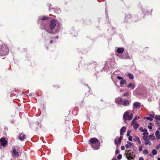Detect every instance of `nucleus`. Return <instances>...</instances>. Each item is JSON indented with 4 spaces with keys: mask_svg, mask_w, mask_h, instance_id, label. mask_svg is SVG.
I'll list each match as a JSON object with an SVG mask.
<instances>
[{
    "mask_svg": "<svg viewBox=\"0 0 160 160\" xmlns=\"http://www.w3.org/2000/svg\"><path fill=\"white\" fill-rule=\"evenodd\" d=\"M135 123H136L135 121L134 120V119H133L132 122L131 124L132 125H133V124Z\"/></svg>",
    "mask_w": 160,
    "mask_h": 160,
    "instance_id": "nucleus-36",
    "label": "nucleus"
},
{
    "mask_svg": "<svg viewBox=\"0 0 160 160\" xmlns=\"http://www.w3.org/2000/svg\"><path fill=\"white\" fill-rule=\"evenodd\" d=\"M158 160H160V158H158Z\"/></svg>",
    "mask_w": 160,
    "mask_h": 160,
    "instance_id": "nucleus-48",
    "label": "nucleus"
},
{
    "mask_svg": "<svg viewBox=\"0 0 160 160\" xmlns=\"http://www.w3.org/2000/svg\"><path fill=\"white\" fill-rule=\"evenodd\" d=\"M152 154L154 155H156L157 153V151L155 149H153L152 151Z\"/></svg>",
    "mask_w": 160,
    "mask_h": 160,
    "instance_id": "nucleus-26",
    "label": "nucleus"
},
{
    "mask_svg": "<svg viewBox=\"0 0 160 160\" xmlns=\"http://www.w3.org/2000/svg\"><path fill=\"white\" fill-rule=\"evenodd\" d=\"M127 87L131 89H133L134 88V83L131 82L128 85Z\"/></svg>",
    "mask_w": 160,
    "mask_h": 160,
    "instance_id": "nucleus-15",
    "label": "nucleus"
},
{
    "mask_svg": "<svg viewBox=\"0 0 160 160\" xmlns=\"http://www.w3.org/2000/svg\"><path fill=\"white\" fill-rule=\"evenodd\" d=\"M148 137L149 139L151 140H152L155 139V136L153 134L148 136Z\"/></svg>",
    "mask_w": 160,
    "mask_h": 160,
    "instance_id": "nucleus-20",
    "label": "nucleus"
},
{
    "mask_svg": "<svg viewBox=\"0 0 160 160\" xmlns=\"http://www.w3.org/2000/svg\"><path fill=\"white\" fill-rule=\"evenodd\" d=\"M143 154H146V155L148 154V150H144L143 152Z\"/></svg>",
    "mask_w": 160,
    "mask_h": 160,
    "instance_id": "nucleus-33",
    "label": "nucleus"
},
{
    "mask_svg": "<svg viewBox=\"0 0 160 160\" xmlns=\"http://www.w3.org/2000/svg\"><path fill=\"white\" fill-rule=\"evenodd\" d=\"M131 132V131L129 130H128L127 132V135L128 137L130 136V133Z\"/></svg>",
    "mask_w": 160,
    "mask_h": 160,
    "instance_id": "nucleus-31",
    "label": "nucleus"
},
{
    "mask_svg": "<svg viewBox=\"0 0 160 160\" xmlns=\"http://www.w3.org/2000/svg\"><path fill=\"white\" fill-rule=\"evenodd\" d=\"M155 135L158 139L160 138V132L158 130H157L155 132Z\"/></svg>",
    "mask_w": 160,
    "mask_h": 160,
    "instance_id": "nucleus-19",
    "label": "nucleus"
},
{
    "mask_svg": "<svg viewBox=\"0 0 160 160\" xmlns=\"http://www.w3.org/2000/svg\"><path fill=\"white\" fill-rule=\"evenodd\" d=\"M92 147L95 150L98 149L100 146L99 141L95 138H91L89 140Z\"/></svg>",
    "mask_w": 160,
    "mask_h": 160,
    "instance_id": "nucleus-2",
    "label": "nucleus"
},
{
    "mask_svg": "<svg viewBox=\"0 0 160 160\" xmlns=\"http://www.w3.org/2000/svg\"><path fill=\"white\" fill-rule=\"evenodd\" d=\"M126 130V128L125 127L123 126L120 129V134L121 135H123V132H125Z\"/></svg>",
    "mask_w": 160,
    "mask_h": 160,
    "instance_id": "nucleus-12",
    "label": "nucleus"
},
{
    "mask_svg": "<svg viewBox=\"0 0 160 160\" xmlns=\"http://www.w3.org/2000/svg\"><path fill=\"white\" fill-rule=\"evenodd\" d=\"M127 143L128 144H126L125 145V147L126 148H128L129 147H131L133 146V144L132 143L130 142L129 141H128L127 142Z\"/></svg>",
    "mask_w": 160,
    "mask_h": 160,
    "instance_id": "nucleus-13",
    "label": "nucleus"
},
{
    "mask_svg": "<svg viewBox=\"0 0 160 160\" xmlns=\"http://www.w3.org/2000/svg\"><path fill=\"white\" fill-rule=\"evenodd\" d=\"M148 133L147 132H145L143 133H142L143 136H145V137H148Z\"/></svg>",
    "mask_w": 160,
    "mask_h": 160,
    "instance_id": "nucleus-29",
    "label": "nucleus"
},
{
    "mask_svg": "<svg viewBox=\"0 0 160 160\" xmlns=\"http://www.w3.org/2000/svg\"><path fill=\"white\" fill-rule=\"evenodd\" d=\"M128 57V54L127 53H126L123 56H122L121 57V58H127Z\"/></svg>",
    "mask_w": 160,
    "mask_h": 160,
    "instance_id": "nucleus-27",
    "label": "nucleus"
},
{
    "mask_svg": "<svg viewBox=\"0 0 160 160\" xmlns=\"http://www.w3.org/2000/svg\"><path fill=\"white\" fill-rule=\"evenodd\" d=\"M139 130L141 132H143V133L145 132H147V130L146 128L143 129L142 127L140 128H139Z\"/></svg>",
    "mask_w": 160,
    "mask_h": 160,
    "instance_id": "nucleus-22",
    "label": "nucleus"
},
{
    "mask_svg": "<svg viewBox=\"0 0 160 160\" xmlns=\"http://www.w3.org/2000/svg\"><path fill=\"white\" fill-rule=\"evenodd\" d=\"M139 119V118L138 117H137V116H136L134 118V120L136 121V120H138Z\"/></svg>",
    "mask_w": 160,
    "mask_h": 160,
    "instance_id": "nucleus-39",
    "label": "nucleus"
},
{
    "mask_svg": "<svg viewBox=\"0 0 160 160\" xmlns=\"http://www.w3.org/2000/svg\"><path fill=\"white\" fill-rule=\"evenodd\" d=\"M154 118L156 120H158L160 121V115H155Z\"/></svg>",
    "mask_w": 160,
    "mask_h": 160,
    "instance_id": "nucleus-25",
    "label": "nucleus"
},
{
    "mask_svg": "<svg viewBox=\"0 0 160 160\" xmlns=\"http://www.w3.org/2000/svg\"><path fill=\"white\" fill-rule=\"evenodd\" d=\"M148 128L149 129H151L152 128V127L151 125H148Z\"/></svg>",
    "mask_w": 160,
    "mask_h": 160,
    "instance_id": "nucleus-42",
    "label": "nucleus"
},
{
    "mask_svg": "<svg viewBox=\"0 0 160 160\" xmlns=\"http://www.w3.org/2000/svg\"><path fill=\"white\" fill-rule=\"evenodd\" d=\"M53 41L52 40H51L50 41V43L52 44L53 43Z\"/></svg>",
    "mask_w": 160,
    "mask_h": 160,
    "instance_id": "nucleus-45",
    "label": "nucleus"
},
{
    "mask_svg": "<svg viewBox=\"0 0 160 160\" xmlns=\"http://www.w3.org/2000/svg\"><path fill=\"white\" fill-rule=\"evenodd\" d=\"M119 153V150L118 149H117L115 151L116 154H117Z\"/></svg>",
    "mask_w": 160,
    "mask_h": 160,
    "instance_id": "nucleus-41",
    "label": "nucleus"
},
{
    "mask_svg": "<svg viewBox=\"0 0 160 160\" xmlns=\"http://www.w3.org/2000/svg\"><path fill=\"white\" fill-rule=\"evenodd\" d=\"M49 26V28H46L45 30L51 34H55V32L58 30V26L56 25V21L54 19L50 21Z\"/></svg>",
    "mask_w": 160,
    "mask_h": 160,
    "instance_id": "nucleus-1",
    "label": "nucleus"
},
{
    "mask_svg": "<svg viewBox=\"0 0 160 160\" xmlns=\"http://www.w3.org/2000/svg\"><path fill=\"white\" fill-rule=\"evenodd\" d=\"M127 75L128 76L129 78L132 79H133L134 78L133 75L131 73H128L127 74Z\"/></svg>",
    "mask_w": 160,
    "mask_h": 160,
    "instance_id": "nucleus-23",
    "label": "nucleus"
},
{
    "mask_svg": "<svg viewBox=\"0 0 160 160\" xmlns=\"http://www.w3.org/2000/svg\"><path fill=\"white\" fill-rule=\"evenodd\" d=\"M47 49L48 50V47L47 48Z\"/></svg>",
    "mask_w": 160,
    "mask_h": 160,
    "instance_id": "nucleus-51",
    "label": "nucleus"
},
{
    "mask_svg": "<svg viewBox=\"0 0 160 160\" xmlns=\"http://www.w3.org/2000/svg\"><path fill=\"white\" fill-rule=\"evenodd\" d=\"M158 129L159 130H160V127H158Z\"/></svg>",
    "mask_w": 160,
    "mask_h": 160,
    "instance_id": "nucleus-49",
    "label": "nucleus"
},
{
    "mask_svg": "<svg viewBox=\"0 0 160 160\" xmlns=\"http://www.w3.org/2000/svg\"><path fill=\"white\" fill-rule=\"evenodd\" d=\"M112 160H117L116 158H113Z\"/></svg>",
    "mask_w": 160,
    "mask_h": 160,
    "instance_id": "nucleus-47",
    "label": "nucleus"
},
{
    "mask_svg": "<svg viewBox=\"0 0 160 160\" xmlns=\"http://www.w3.org/2000/svg\"><path fill=\"white\" fill-rule=\"evenodd\" d=\"M116 103L119 105H122L124 106H128L129 104V102L126 99L122 100L121 98H118L115 100Z\"/></svg>",
    "mask_w": 160,
    "mask_h": 160,
    "instance_id": "nucleus-4",
    "label": "nucleus"
},
{
    "mask_svg": "<svg viewBox=\"0 0 160 160\" xmlns=\"http://www.w3.org/2000/svg\"><path fill=\"white\" fill-rule=\"evenodd\" d=\"M155 122L156 123L157 125L158 126V127H160V122L157 120H155Z\"/></svg>",
    "mask_w": 160,
    "mask_h": 160,
    "instance_id": "nucleus-28",
    "label": "nucleus"
},
{
    "mask_svg": "<svg viewBox=\"0 0 160 160\" xmlns=\"http://www.w3.org/2000/svg\"><path fill=\"white\" fill-rule=\"evenodd\" d=\"M139 150L140 151H141L142 150V146H139Z\"/></svg>",
    "mask_w": 160,
    "mask_h": 160,
    "instance_id": "nucleus-38",
    "label": "nucleus"
},
{
    "mask_svg": "<svg viewBox=\"0 0 160 160\" xmlns=\"http://www.w3.org/2000/svg\"><path fill=\"white\" fill-rule=\"evenodd\" d=\"M131 15H130L128 14V15H126L125 16V19L127 20L128 19H129L130 18H131Z\"/></svg>",
    "mask_w": 160,
    "mask_h": 160,
    "instance_id": "nucleus-30",
    "label": "nucleus"
},
{
    "mask_svg": "<svg viewBox=\"0 0 160 160\" xmlns=\"http://www.w3.org/2000/svg\"><path fill=\"white\" fill-rule=\"evenodd\" d=\"M139 126V124L137 123H135L133 125V128L135 130H136L138 128Z\"/></svg>",
    "mask_w": 160,
    "mask_h": 160,
    "instance_id": "nucleus-21",
    "label": "nucleus"
},
{
    "mask_svg": "<svg viewBox=\"0 0 160 160\" xmlns=\"http://www.w3.org/2000/svg\"><path fill=\"white\" fill-rule=\"evenodd\" d=\"M141 103L138 102H135L134 103L133 108V109L139 108L140 107Z\"/></svg>",
    "mask_w": 160,
    "mask_h": 160,
    "instance_id": "nucleus-11",
    "label": "nucleus"
},
{
    "mask_svg": "<svg viewBox=\"0 0 160 160\" xmlns=\"http://www.w3.org/2000/svg\"><path fill=\"white\" fill-rule=\"evenodd\" d=\"M133 140L135 142H137L138 143L141 144V141L139 137H135L133 139Z\"/></svg>",
    "mask_w": 160,
    "mask_h": 160,
    "instance_id": "nucleus-14",
    "label": "nucleus"
},
{
    "mask_svg": "<svg viewBox=\"0 0 160 160\" xmlns=\"http://www.w3.org/2000/svg\"><path fill=\"white\" fill-rule=\"evenodd\" d=\"M54 38H55V39H58V36H55V37Z\"/></svg>",
    "mask_w": 160,
    "mask_h": 160,
    "instance_id": "nucleus-46",
    "label": "nucleus"
},
{
    "mask_svg": "<svg viewBox=\"0 0 160 160\" xmlns=\"http://www.w3.org/2000/svg\"><path fill=\"white\" fill-rule=\"evenodd\" d=\"M139 160H144V159L142 157H141L139 158Z\"/></svg>",
    "mask_w": 160,
    "mask_h": 160,
    "instance_id": "nucleus-44",
    "label": "nucleus"
},
{
    "mask_svg": "<svg viewBox=\"0 0 160 160\" xmlns=\"http://www.w3.org/2000/svg\"><path fill=\"white\" fill-rule=\"evenodd\" d=\"M126 155H128L127 157V159L128 160H130L131 159H132L133 158V157L134 156L132 153L129 152V151H128V152L127 153Z\"/></svg>",
    "mask_w": 160,
    "mask_h": 160,
    "instance_id": "nucleus-10",
    "label": "nucleus"
},
{
    "mask_svg": "<svg viewBox=\"0 0 160 160\" xmlns=\"http://www.w3.org/2000/svg\"><path fill=\"white\" fill-rule=\"evenodd\" d=\"M133 112L130 110L125 112L123 115V118L124 121H129L132 119L133 116Z\"/></svg>",
    "mask_w": 160,
    "mask_h": 160,
    "instance_id": "nucleus-3",
    "label": "nucleus"
},
{
    "mask_svg": "<svg viewBox=\"0 0 160 160\" xmlns=\"http://www.w3.org/2000/svg\"><path fill=\"white\" fill-rule=\"evenodd\" d=\"M12 157H18L19 156V153L17 151V150L15 146L12 147Z\"/></svg>",
    "mask_w": 160,
    "mask_h": 160,
    "instance_id": "nucleus-6",
    "label": "nucleus"
},
{
    "mask_svg": "<svg viewBox=\"0 0 160 160\" xmlns=\"http://www.w3.org/2000/svg\"><path fill=\"white\" fill-rule=\"evenodd\" d=\"M117 78L118 79L121 80L120 82V86L122 87L124 85L127 84V81L126 80L123 79L122 77L120 76H118Z\"/></svg>",
    "mask_w": 160,
    "mask_h": 160,
    "instance_id": "nucleus-7",
    "label": "nucleus"
},
{
    "mask_svg": "<svg viewBox=\"0 0 160 160\" xmlns=\"http://www.w3.org/2000/svg\"><path fill=\"white\" fill-rule=\"evenodd\" d=\"M40 19L42 20H45L48 19V17L46 16H42Z\"/></svg>",
    "mask_w": 160,
    "mask_h": 160,
    "instance_id": "nucleus-24",
    "label": "nucleus"
},
{
    "mask_svg": "<svg viewBox=\"0 0 160 160\" xmlns=\"http://www.w3.org/2000/svg\"><path fill=\"white\" fill-rule=\"evenodd\" d=\"M26 136L24 134L22 133L20 134L19 139L21 141L23 140L26 138Z\"/></svg>",
    "mask_w": 160,
    "mask_h": 160,
    "instance_id": "nucleus-16",
    "label": "nucleus"
},
{
    "mask_svg": "<svg viewBox=\"0 0 160 160\" xmlns=\"http://www.w3.org/2000/svg\"><path fill=\"white\" fill-rule=\"evenodd\" d=\"M132 136H130L128 138V140L130 141H132Z\"/></svg>",
    "mask_w": 160,
    "mask_h": 160,
    "instance_id": "nucleus-37",
    "label": "nucleus"
},
{
    "mask_svg": "<svg viewBox=\"0 0 160 160\" xmlns=\"http://www.w3.org/2000/svg\"><path fill=\"white\" fill-rule=\"evenodd\" d=\"M9 52V49L7 46L3 45L0 47V55L4 56L7 55Z\"/></svg>",
    "mask_w": 160,
    "mask_h": 160,
    "instance_id": "nucleus-5",
    "label": "nucleus"
},
{
    "mask_svg": "<svg viewBox=\"0 0 160 160\" xmlns=\"http://www.w3.org/2000/svg\"><path fill=\"white\" fill-rule=\"evenodd\" d=\"M128 92H127L125 93H124L123 94V95L125 96H127L128 95Z\"/></svg>",
    "mask_w": 160,
    "mask_h": 160,
    "instance_id": "nucleus-43",
    "label": "nucleus"
},
{
    "mask_svg": "<svg viewBox=\"0 0 160 160\" xmlns=\"http://www.w3.org/2000/svg\"><path fill=\"white\" fill-rule=\"evenodd\" d=\"M122 158V155L121 154H119L118 157H117V159L118 160H121Z\"/></svg>",
    "mask_w": 160,
    "mask_h": 160,
    "instance_id": "nucleus-34",
    "label": "nucleus"
},
{
    "mask_svg": "<svg viewBox=\"0 0 160 160\" xmlns=\"http://www.w3.org/2000/svg\"><path fill=\"white\" fill-rule=\"evenodd\" d=\"M142 138L145 141V144L146 145H147L148 144H149V145H151L152 144L150 143V141L148 137H145V136H143Z\"/></svg>",
    "mask_w": 160,
    "mask_h": 160,
    "instance_id": "nucleus-8",
    "label": "nucleus"
},
{
    "mask_svg": "<svg viewBox=\"0 0 160 160\" xmlns=\"http://www.w3.org/2000/svg\"><path fill=\"white\" fill-rule=\"evenodd\" d=\"M60 12V10L59 8H57L55 10V12L58 13H59Z\"/></svg>",
    "mask_w": 160,
    "mask_h": 160,
    "instance_id": "nucleus-32",
    "label": "nucleus"
},
{
    "mask_svg": "<svg viewBox=\"0 0 160 160\" xmlns=\"http://www.w3.org/2000/svg\"><path fill=\"white\" fill-rule=\"evenodd\" d=\"M146 119L147 120H149L150 121L152 120V119L150 117H147L146 118Z\"/></svg>",
    "mask_w": 160,
    "mask_h": 160,
    "instance_id": "nucleus-35",
    "label": "nucleus"
},
{
    "mask_svg": "<svg viewBox=\"0 0 160 160\" xmlns=\"http://www.w3.org/2000/svg\"><path fill=\"white\" fill-rule=\"evenodd\" d=\"M124 51V49L123 48H119L117 50V52L119 53H122Z\"/></svg>",
    "mask_w": 160,
    "mask_h": 160,
    "instance_id": "nucleus-18",
    "label": "nucleus"
},
{
    "mask_svg": "<svg viewBox=\"0 0 160 160\" xmlns=\"http://www.w3.org/2000/svg\"><path fill=\"white\" fill-rule=\"evenodd\" d=\"M0 142L1 146H2L4 147L6 146L7 143V142L6 140H5V138H1L0 139Z\"/></svg>",
    "mask_w": 160,
    "mask_h": 160,
    "instance_id": "nucleus-9",
    "label": "nucleus"
},
{
    "mask_svg": "<svg viewBox=\"0 0 160 160\" xmlns=\"http://www.w3.org/2000/svg\"><path fill=\"white\" fill-rule=\"evenodd\" d=\"M159 147V146H157V149H158Z\"/></svg>",
    "mask_w": 160,
    "mask_h": 160,
    "instance_id": "nucleus-50",
    "label": "nucleus"
},
{
    "mask_svg": "<svg viewBox=\"0 0 160 160\" xmlns=\"http://www.w3.org/2000/svg\"><path fill=\"white\" fill-rule=\"evenodd\" d=\"M122 136H121L119 138L118 141L117 140H115L114 141L115 144H118V143H120L121 141L122 140Z\"/></svg>",
    "mask_w": 160,
    "mask_h": 160,
    "instance_id": "nucleus-17",
    "label": "nucleus"
},
{
    "mask_svg": "<svg viewBox=\"0 0 160 160\" xmlns=\"http://www.w3.org/2000/svg\"><path fill=\"white\" fill-rule=\"evenodd\" d=\"M121 149L122 150H123L125 149V147L123 146H122L121 147Z\"/></svg>",
    "mask_w": 160,
    "mask_h": 160,
    "instance_id": "nucleus-40",
    "label": "nucleus"
}]
</instances>
